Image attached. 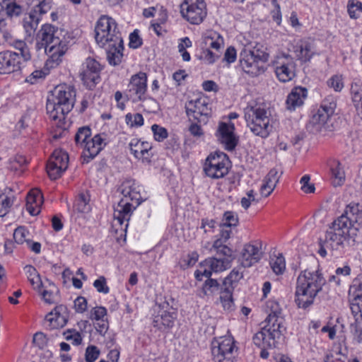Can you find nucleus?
<instances>
[{"mask_svg": "<svg viewBox=\"0 0 362 362\" xmlns=\"http://www.w3.org/2000/svg\"><path fill=\"white\" fill-rule=\"evenodd\" d=\"M354 223L362 224V206L348 204L342 214L328 224L324 240L319 241L318 254L322 257L327 256L326 249L333 255H341L345 249L346 242L351 238V231Z\"/></svg>", "mask_w": 362, "mask_h": 362, "instance_id": "f257e3e1", "label": "nucleus"}, {"mask_svg": "<svg viewBox=\"0 0 362 362\" xmlns=\"http://www.w3.org/2000/svg\"><path fill=\"white\" fill-rule=\"evenodd\" d=\"M122 197L115 209L114 218L120 226V229H115V233L120 235L117 240H122L126 242L129 221L134 211L144 201L141 196L142 187L133 179L124 180L119 187Z\"/></svg>", "mask_w": 362, "mask_h": 362, "instance_id": "f03ea898", "label": "nucleus"}, {"mask_svg": "<svg viewBox=\"0 0 362 362\" xmlns=\"http://www.w3.org/2000/svg\"><path fill=\"white\" fill-rule=\"evenodd\" d=\"M59 33L57 26L45 23L37 34V48L44 49L48 57L45 62L47 69L59 66L69 49V41L65 37H60Z\"/></svg>", "mask_w": 362, "mask_h": 362, "instance_id": "7ed1b4c3", "label": "nucleus"}, {"mask_svg": "<svg viewBox=\"0 0 362 362\" xmlns=\"http://www.w3.org/2000/svg\"><path fill=\"white\" fill-rule=\"evenodd\" d=\"M325 284V279L319 270L301 272L297 278L295 291V303L298 308L305 310L310 307Z\"/></svg>", "mask_w": 362, "mask_h": 362, "instance_id": "20e7f679", "label": "nucleus"}, {"mask_svg": "<svg viewBox=\"0 0 362 362\" xmlns=\"http://www.w3.org/2000/svg\"><path fill=\"white\" fill-rule=\"evenodd\" d=\"M227 243L214 240L211 250L217 257H208L199 264L198 269L194 272L197 281H201L203 277H210L213 273L222 272L231 267L234 259L233 252Z\"/></svg>", "mask_w": 362, "mask_h": 362, "instance_id": "39448f33", "label": "nucleus"}, {"mask_svg": "<svg viewBox=\"0 0 362 362\" xmlns=\"http://www.w3.org/2000/svg\"><path fill=\"white\" fill-rule=\"evenodd\" d=\"M247 127L257 136L267 139L272 132L270 112L263 104L248 105L244 109Z\"/></svg>", "mask_w": 362, "mask_h": 362, "instance_id": "423d86ee", "label": "nucleus"}, {"mask_svg": "<svg viewBox=\"0 0 362 362\" xmlns=\"http://www.w3.org/2000/svg\"><path fill=\"white\" fill-rule=\"evenodd\" d=\"M76 90L73 86L60 84L55 88L52 102L47 101L46 109L53 120H61L70 112L74 105Z\"/></svg>", "mask_w": 362, "mask_h": 362, "instance_id": "0eeeda50", "label": "nucleus"}, {"mask_svg": "<svg viewBox=\"0 0 362 362\" xmlns=\"http://www.w3.org/2000/svg\"><path fill=\"white\" fill-rule=\"evenodd\" d=\"M286 330L284 325H275L266 322V325L252 336V343L259 348V356L263 359L269 356L268 350L277 347Z\"/></svg>", "mask_w": 362, "mask_h": 362, "instance_id": "6e6552de", "label": "nucleus"}, {"mask_svg": "<svg viewBox=\"0 0 362 362\" xmlns=\"http://www.w3.org/2000/svg\"><path fill=\"white\" fill-rule=\"evenodd\" d=\"M122 33L119 25L112 17L107 15H102L96 21L95 25V40L100 47H106V45L113 42L122 40Z\"/></svg>", "mask_w": 362, "mask_h": 362, "instance_id": "1a4fd4ad", "label": "nucleus"}, {"mask_svg": "<svg viewBox=\"0 0 362 362\" xmlns=\"http://www.w3.org/2000/svg\"><path fill=\"white\" fill-rule=\"evenodd\" d=\"M237 341L230 335L214 337L211 343L214 362H235L238 356Z\"/></svg>", "mask_w": 362, "mask_h": 362, "instance_id": "9d476101", "label": "nucleus"}, {"mask_svg": "<svg viewBox=\"0 0 362 362\" xmlns=\"http://www.w3.org/2000/svg\"><path fill=\"white\" fill-rule=\"evenodd\" d=\"M231 162L228 156L221 151L211 153L203 164L204 175L212 179L218 180L224 177L229 173Z\"/></svg>", "mask_w": 362, "mask_h": 362, "instance_id": "9b49d317", "label": "nucleus"}, {"mask_svg": "<svg viewBox=\"0 0 362 362\" xmlns=\"http://www.w3.org/2000/svg\"><path fill=\"white\" fill-rule=\"evenodd\" d=\"M32 6L29 13L23 20V27L29 37L34 35L43 16L52 7V0H31Z\"/></svg>", "mask_w": 362, "mask_h": 362, "instance_id": "f8f14e48", "label": "nucleus"}, {"mask_svg": "<svg viewBox=\"0 0 362 362\" xmlns=\"http://www.w3.org/2000/svg\"><path fill=\"white\" fill-rule=\"evenodd\" d=\"M182 18L191 25H199L207 16L205 0H183L180 5Z\"/></svg>", "mask_w": 362, "mask_h": 362, "instance_id": "ddd939ff", "label": "nucleus"}, {"mask_svg": "<svg viewBox=\"0 0 362 362\" xmlns=\"http://www.w3.org/2000/svg\"><path fill=\"white\" fill-rule=\"evenodd\" d=\"M104 66L95 58L88 57L82 63L78 76L83 85L88 90H93L101 81V72Z\"/></svg>", "mask_w": 362, "mask_h": 362, "instance_id": "4468645a", "label": "nucleus"}, {"mask_svg": "<svg viewBox=\"0 0 362 362\" xmlns=\"http://www.w3.org/2000/svg\"><path fill=\"white\" fill-rule=\"evenodd\" d=\"M177 317V308L170 305L166 298L156 304L153 315V325L154 327L160 330L170 329L174 326Z\"/></svg>", "mask_w": 362, "mask_h": 362, "instance_id": "2eb2a0df", "label": "nucleus"}, {"mask_svg": "<svg viewBox=\"0 0 362 362\" xmlns=\"http://www.w3.org/2000/svg\"><path fill=\"white\" fill-rule=\"evenodd\" d=\"M263 255L262 240H252L243 244L238 252V261L242 267L250 268L257 264Z\"/></svg>", "mask_w": 362, "mask_h": 362, "instance_id": "dca6fc26", "label": "nucleus"}, {"mask_svg": "<svg viewBox=\"0 0 362 362\" xmlns=\"http://www.w3.org/2000/svg\"><path fill=\"white\" fill-rule=\"evenodd\" d=\"M69 161V156L66 151L62 148L55 149L46 164L48 177L52 180L61 177L68 168Z\"/></svg>", "mask_w": 362, "mask_h": 362, "instance_id": "f3484780", "label": "nucleus"}, {"mask_svg": "<svg viewBox=\"0 0 362 362\" xmlns=\"http://www.w3.org/2000/svg\"><path fill=\"white\" fill-rule=\"evenodd\" d=\"M337 103L333 96H327L321 102L320 105L312 110L310 123L317 128L324 127L334 115Z\"/></svg>", "mask_w": 362, "mask_h": 362, "instance_id": "a211bd4d", "label": "nucleus"}, {"mask_svg": "<svg viewBox=\"0 0 362 362\" xmlns=\"http://www.w3.org/2000/svg\"><path fill=\"white\" fill-rule=\"evenodd\" d=\"M273 67L276 78L281 82H288L296 76L295 61L288 54L278 55L273 62Z\"/></svg>", "mask_w": 362, "mask_h": 362, "instance_id": "6ab92c4d", "label": "nucleus"}, {"mask_svg": "<svg viewBox=\"0 0 362 362\" xmlns=\"http://www.w3.org/2000/svg\"><path fill=\"white\" fill-rule=\"evenodd\" d=\"M148 76L145 72L139 71L130 78L127 86V97L133 103L146 100Z\"/></svg>", "mask_w": 362, "mask_h": 362, "instance_id": "aec40b11", "label": "nucleus"}, {"mask_svg": "<svg viewBox=\"0 0 362 362\" xmlns=\"http://www.w3.org/2000/svg\"><path fill=\"white\" fill-rule=\"evenodd\" d=\"M215 136L225 150L233 151L238 144V136L235 134V124L231 122H220Z\"/></svg>", "mask_w": 362, "mask_h": 362, "instance_id": "412c9836", "label": "nucleus"}, {"mask_svg": "<svg viewBox=\"0 0 362 362\" xmlns=\"http://www.w3.org/2000/svg\"><path fill=\"white\" fill-rule=\"evenodd\" d=\"M292 52L296 60L301 64L310 62L317 54L315 40L310 37L298 40L292 46Z\"/></svg>", "mask_w": 362, "mask_h": 362, "instance_id": "4be33fe9", "label": "nucleus"}, {"mask_svg": "<svg viewBox=\"0 0 362 362\" xmlns=\"http://www.w3.org/2000/svg\"><path fill=\"white\" fill-rule=\"evenodd\" d=\"M186 114L189 118L200 122L202 117H208L211 114V107L209 99L206 96H199L194 100H190L185 104Z\"/></svg>", "mask_w": 362, "mask_h": 362, "instance_id": "5701e85b", "label": "nucleus"}, {"mask_svg": "<svg viewBox=\"0 0 362 362\" xmlns=\"http://www.w3.org/2000/svg\"><path fill=\"white\" fill-rule=\"evenodd\" d=\"M107 134H97L91 137L83 146L82 158L83 163H88L93 159L107 146Z\"/></svg>", "mask_w": 362, "mask_h": 362, "instance_id": "b1692460", "label": "nucleus"}, {"mask_svg": "<svg viewBox=\"0 0 362 362\" xmlns=\"http://www.w3.org/2000/svg\"><path fill=\"white\" fill-rule=\"evenodd\" d=\"M23 62L18 53L11 50L0 52L1 75L18 72L21 70Z\"/></svg>", "mask_w": 362, "mask_h": 362, "instance_id": "393cba45", "label": "nucleus"}, {"mask_svg": "<svg viewBox=\"0 0 362 362\" xmlns=\"http://www.w3.org/2000/svg\"><path fill=\"white\" fill-rule=\"evenodd\" d=\"M350 308L356 320L362 319V277L355 278L349 289Z\"/></svg>", "mask_w": 362, "mask_h": 362, "instance_id": "a878e982", "label": "nucleus"}, {"mask_svg": "<svg viewBox=\"0 0 362 362\" xmlns=\"http://www.w3.org/2000/svg\"><path fill=\"white\" fill-rule=\"evenodd\" d=\"M69 319V310L66 305H56L45 316V320L50 329H55L64 327Z\"/></svg>", "mask_w": 362, "mask_h": 362, "instance_id": "bb28decb", "label": "nucleus"}, {"mask_svg": "<svg viewBox=\"0 0 362 362\" xmlns=\"http://www.w3.org/2000/svg\"><path fill=\"white\" fill-rule=\"evenodd\" d=\"M129 147L131 153L135 158L141 160L142 163H149L152 157V144L150 142L141 141L140 139H131Z\"/></svg>", "mask_w": 362, "mask_h": 362, "instance_id": "cd10ccee", "label": "nucleus"}, {"mask_svg": "<svg viewBox=\"0 0 362 362\" xmlns=\"http://www.w3.org/2000/svg\"><path fill=\"white\" fill-rule=\"evenodd\" d=\"M259 62V57L253 51H245L240 54V65L243 71L250 76H255L260 74Z\"/></svg>", "mask_w": 362, "mask_h": 362, "instance_id": "c85d7f7f", "label": "nucleus"}, {"mask_svg": "<svg viewBox=\"0 0 362 362\" xmlns=\"http://www.w3.org/2000/svg\"><path fill=\"white\" fill-rule=\"evenodd\" d=\"M308 97V89L302 86H295L288 95L286 105L290 111H294L302 107Z\"/></svg>", "mask_w": 362, "mask_h": 362, "instance_id": "c756f323", "label": "nucleus"}, {"mask_svg": "<svg viewBox=\"0 0 362 362\" xmlns=\"http://www.w3.org/2000/svg\"><path fill=\"white\" fill-rule=\"evenodd\" d=\"M264 311L267 313L265 322L275 325H284V319L282 315V309L278 301L268 300L264 306Z\"/></svg>", "mask_w": 362, "mask_h": 362, "instance_id": "7c9ffc66", "label": "nucleus"}, {"mask_svg": "<svg viewBox=\"0 0 362 362\" xmlns=\"http://www.w3.org/2000/svg\"><path fill=\"white\" fill-rule=\"evenodd\" d=\"M43 203V195L39 189L35 188L30 190L26 197V210L30 215H38Z\"/></svg>", "mask_w": 362, "mask_h": 362, "instance_id": "2f4dec72", "label": "nucleus"}, {"mask_svg": "<svg viewBox=\"0 0 362 362\" xmlns=\"http://www.w3.org/2000/svg\"><path fill=\"white\" fill-rule=\"evenodd\" d=\"M203 43L206 48L221 53L225 46V40L223 35L214 30H206L202 36Z\"/></svg>", "mask_w": 362, "mask_h": 362, "instance_id": "473e14b6", "label": "nucleus"}, {"mask_svg": "<svg viewBox=\"0 0 362 362\" xmlns=\"http://www.w3.org/2000/svg\"><path fill=\"white\" fill-rule=\"evenodd\" d=\"M327 165L333 186H342L346 180V175L341 163L338 160L332 158L328 160Z\"/></svg>", "mask_w": 362, "mask_h": 362, "instance_id": "72a5a7b5", "label": "nucleus"}, {"mask_svg": "<svg viewBox=\"0 0 362 362\" xmlns=\"http://www.w3.org/2000/svg\"><path fill=\"white\" fill-rule=\"evenodd\" d=\"M107 47V57L108 62L112 66L121 64L123 58L124 41L123 39L112 43H109Z\"/></svg>", "mask_w": 362, "mask_h": 362, "instance_id": "f704fd0d", "label": "nucleus"}, {"mask_svg": "<svg viewBox=\"0 0 362 362\" xmlns=\"http://www.w3.org/2000/svg\"><path fill=\"white\" fill-rule=\"evenodd\" d=\"M244 269L245 268L242 267L240 264L238 266L234 267L224 278L223 286H228L235 288L244 276Z\"/></svg>", "mask_w": 362, "mask_h": 362, "instance_id": "c9c22d12", "label": "nucleus"}, {"mask_svg": "<svg viewBox=\"0 0 362 362\" xmlns=\"http://www.w3.org/2000/svg\"><path fill=\"white\" fill-rule=\"evenodd\" d=\"M23 271L33 289L40 291L42 288V281L36 268L33 265L28 264L24 267Z\"/></svg>", "mask_w": 362, "mask_h": 362, "instance_id": "e433bc0d", "label": "nucleus"}, {"mask_svg": "<svg viewBox=\"0 0 362 362\" xmlns=\"http://www.w3.org/2000/svg\"><path fill=\"white\" fill-rule=\"evenodd\" d=\"M28 160L25 156L16 154L8 159L7 168L11 171H21L22 169L28 165Z\"/></svg>", "mask_w": 362, "mask_h": 362, "instance_id": "4c0bfd02", "label": "nucleus"}, {"mask_svg": "<svg viewBox=\"0 0 362 362\" xmlns=\"http://www.w3.org/2000/svg\"><path fill=\"white\" fill-rule=\"evenodd\" d=\"M269 265L272 271L276 274H282L286 269L285 258L281 253L270 257Z\"/></svg>", "mask_w": 362, "mask_h": 362, "instance_id": "58836bf2", "label": "nucleus"}, {"mask_svg": "<svg viewBox=\"0 0 362 362\" xmlns=\"http://www.w3.org/2000/svg\"><path fill=\"white\" fill-rule=\"evenodd\" d=\"M234 288L223 286L220 291V300L224 310H230L233 306V293Z\"/></svg>", "mask_w": 362, "mask_h": 362, "instance_id": "ea45409f", "label": "nucleus"}, {"mask_svg": "<svg viewBox=\"0 0 362 362\" xmlns=\"http://www.w3.org/2000/svg\"><path fill=\"white\" fill-rule=\"evenodd\" d=\"M13 239L16 243L23 245L30 239V233L26 226H20L14 230Z\"/></svg>", "mask_w": 362, "mask_h": 362, "instance_id": "a19ab883", "label": "nucleus"}, {"mask_svg": "<svg viewBox=\"0 0 362 362\" xmlns=\"http://www.w3.org/2000/svg\"><path fill=\"white\" fill-rule=\"evenodd\" d=\"M125 123L129 128H139L144 124V119L141 113H127L124 117Z\"/></svg>", "mask_w": 362, "mask_h": 362, "instance_id": "79ce46f5", "label": "nucleus"}, {"mask_svg": "<svg viewBox=\"0 0 362 362\" xmlns=\"http://www.w3.org/2000/svg\"><path fill=\"white\" fill-rule=\"evenodd\" d=\"M239 223L238 214L232 211H226L223 213L222 223L220 224L225 228L234 229Z\"/></svg>", "mask_w": 362, "mask_h": 362, "instance_id": "37998d69", "label": "nucleus"}, {"mask_svg": "<svg viewBox=\"0 0 362 362\" xmlns=\"http://www.w3.org/2000/svg\"><path fill=\"white\" fill-rule=\"evenodd\" d=\"M347 13L350 18L358 19L362 13V2L359 0H349L347 3Z\"/></svg>", "mask_w": 362, "mask_h": 362, "instance_id": "c03bdc74", "label": "nucleus"}, {"mask_svg": "<svg viewBox=\"0 0 362 362\" xmlns=\"http://www.w3.org/2000/svg\"><path fill=\"white\" fill-rule=\"evenodd\" d=\"M75 207L78 212L88 213L90 211V197L87 194L81 193L78 194L76 203Z\"/></svg>", "mask_w": 362, "mask_h": 362, "instance_id": "a18cd8bd", "label": "nucleus"}, {"mask_svg": "<svg viewBox=\"0 0 362 362\" xmlns=\"http://www.w3.org/2000/svg\"><path fill=\"white\" fill-rule=\"evenodd\" d=\"M206 278L207 279L205 281L202 288V292L203 293V295L200 296L202 298L213 295L219 287V283L216 279H211V276Z\"/></svg>", "mask_w": 362, "mask_h": 362, "instance_id": "49530a36", "label": "nucleus"}, {"mask_svg": "<svg viewBox=\"0 0 362 362\" xmlns=\"http://www.w3.org/2000/svg\"><path fill=\"white\" fill-rule=\"evenodd\" d=\"M350 93L354 105H358L362 100V82L354 81L351 85Z\"/></svg>", "mask_w": 362, "mask_h": 362, "instance_id": "de8ad7c7", "label": "nucleus"}, {"mask_svg": "<svg viewBox=\"0 0 362 362\" xmlns=\"http://www.w3.org/2000/svg\"><path fill=\"white\" fill-rule=\"evenodd\" d=\"M91 138V129L88 127H80L76 135L75 141L77 145H79L81 148L84 146L86 141Z\"/></svg>", "mask_w": 362, "mask_h": 362, "instance_id": "09e8293b", "label": "nucleus"}, {"mask_svg": "<svg viewBox=\"0 0 362 362\" xmlns=\"http://www.w3.org/2000/svg\"><path fill=\"white\" fill-rule=\"evenodd\" d=\"M63 336L66 341H71L74 346L81 344L83 337L80 332L75 329H68L63 332Z\"/></svg>", "mask_w": 362, "mask_h": 362, "instance_id": "8fccbe9b", "label": "nucleus"}, {"mask_svg": "<svg viewBox=\"0 0 362 362\" xmlns=\"http://www.w3.org/2000/svg\"><path fill=\"white\" fill-rule=\"evenodd\" d=\"M15 49L19 50V55L21 57L22 62H28L31 59V54L30 49L27 44L23 40H16L13 42Z\"/></svg>", "mask_w": 362, "mask_h": 362, "instance_id": "3c124183", "label": "nucleus"}, {"mask_svg": "<svg viewBox=\"0 0 362 362\" xmlns=\"http://www.w3.org/2000/svg\"><path fill=\"white\" fill-rule=\"evenodd\" d=\"M199 254L197 251H193L183 256L179 262L181 268L185 269L194 266L198 261Z\"/></svg>", "mask_w": 362, "mask_h": 362, "instance_id": "603ef678", "label": "nucleus"}, {"mask_svg": "<svg viewBox=\"0 0 362 362\" xmlns=\"http://www.w3.org/2000/svg\"><path fill=\"white\" fill-rule=\"evenodd\" d=\"M327 85L335 92H341L344 87V78L341 74H334L327 81Z\"/></svg>", "mask_w": 362, "mask_h": 362, "instance_id": "864d4df0", "label": "nucleus"}, {"mask_svg": "<svg viewBox=\"0 0 362 362\" xmlns=\"http://www.w3.org/2000/svg\"><path fill=\"white\" fill-rule=\"evenodd\" d=\"M13 203V199L4 193L0 194V217L6 215Z\"/></svg>", "mask_w": 362, "mask_h": 362, "instance_id": "5fc2aeb1", "label": "nucleus"}, {"mask_svg": "<svg viewBox=\"0 0 362 362\" xmlns=\"http://www.w3.org/2000/svg\"><path fill=\"white\" fill-rule=\"evenodd\" d=\"M107 310L104 306H95L90 311L89 318L93 321H103V319L107 318Z\"/></svg>", "mask_w": 362, "mask_h": 362, "instance_id": "6e6d98bb", "label": "nucleus"}, {"mask_svg": "<svg viewBox=\"0 0 362 362\" xmlns=\"http://www.w3.org/2000/svg\"><path fill=\"white\" fill-rule=\"evenodd\" d=\"M2 10L5 11L7 16L11 18L20 16L23 12V8L20 4L19 0L3 8Z\"/></svg>", "mask_w": 362, "mask_h": 362, "instance_id": "4d7b16f0", "label": "nucleus"}, {"mask_svg": "<svg viewBox=\"0 0 362 362\" xmlns=\"http://www.w3.org/2000/svg\"><path fill=\"white\" fill-rule=\"evenodd\" d=\"M151 131L153 134V138L156 141H163L168 136V132L167 129L158 124H153L151 126Z\"/></svg>", "mask_w": 362, "mask_h": 362, "instance_id": "13d9d810", "label": "nucleus"}, {"mask_svg": "<svg viewBox=\"0 0 362 362\" xmlns=\"http://www.w3.org/2000/svg\"><path fill=\"white\" fill-rule=\"evenodd\" d=\"M93 287L100 293L107 294L110 293V287L107 285V279L104 276H100L93 283Z\"/></svg>", "mask_w": 362, "mask_h": 362, "instance_id": "bf43d9fd", "label": "nucleus"}, {"mask_svg": "<svg viewBox=\"0 0 362 362\" xmlns=\"http://www.w3.org/2000/svg\"><path fill=\"white\" fill-rule=\"evenodd\" d=\"M300 189L305 194L314 193L315 187L310 182V175L305 174L300 180Z\"/></svg>", "mask_w": 362, "mask_h": 362, "instance_id": "052dcab7", "label": "nucleus"}, {"mask_svg": "<svg viewBox=\"0 0 362 362\" xmlns=\"http://www.w3.org/2000/svg\"><path fill=\"white\" fill-rule=\"evenodd\" d=\"M49 339L47 336L42 332H36L33 335V345L38 347L40 349H43L47 346Z\"/></svg>", "mask_w": 362, "mask_h": 362, "instance_id": "680f3d73", "label": "nucleus"}, {"mask_svg": "<svg viewBox=\"0 0 362 362\" xmlns=\"http://www.w3.org/2000/svg\"><path fill=\"white\" fill-rule=\"evenodd\" d=\"M258 199L255 198V192L254 189H250L246 192V197L241 198L240 204L245 209L247 210L252 202L258 203Z\"/></svg>", "mask_w": 362, "mask_h": 362, "instance_id": "e2e57ef3", "label": "nucleus"}, {"mask_svg": "<svg viewBox=\"0 0 362 362\" xmlns=\"http://www.w3.org/2000/svg\"><path fill=\"white\" fill-rule=\"evenodd\" d=\"M100 350L95 345H89L86 349V362H95L100 356Z\"/></svg>", "mask_w": 362, "mask_h": 362, "instance_id": "0e129e2a", "label": "nucleus"}, {"mask_svg": "<svg viewBox=\"0 0 362 362\" xmlns=\"http://www.w3.org/2000/svg\"><path fill=\"white\" fill-rule=\"evenodd\" d=\"M350 329L353 341L356 344H361L362 327L358 323V320H356V322L351 325Z\"/></svg>", "mask_w": 362, "mask_h": 362, "instance_id": "69168bd1", "label": "nucleus"}, {"mask_svg": "<svg viewBox=\"0 0 362 362\" xmlns=\"http://www.w3.org/2000/svg\"><path fill=\"white\" fill-rule=\"evenodd\" d=\"M129 46L132 49H138L143 44V40L139 35V30L136 29L130 33L129 37Z\"/></svg>", "mask_w": 362, "mask_h": 362, "instance_id": "338daca9", "label": "nucleus"}, {"mask_svg": "<svg viewBox=\"0 0 362 362\" xmlns=\"http://www.w3.org/2000/svg\"><path fill=\"white\" fill-rule=\"evenodd\" d=\"M114 98L116 102V107L120 110H124L126 107V103L130 100L127 97V91L124 95L120 90H117L115 93Z\"/></svg>", "mask_w": 362, "mask_h": 362, "instance_id": "774afa93", "label": "nucleus"}]
</instances>
